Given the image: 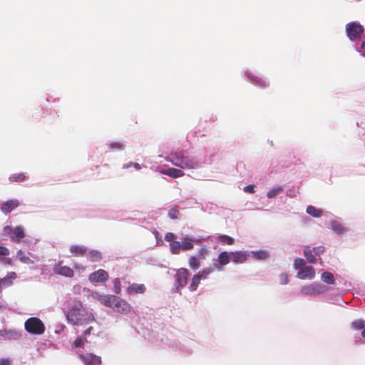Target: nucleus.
I'll return each mask as SVG.
<instances>
[{
  "label": "nucleus",
  "instance_id": "11",
  "mask_svg": "<svg viewBox=\"0 0 365 365\" xmlns=\"http://www.w3.org/2000/svg\"><path fill=\"white\" fill-rule=\"evenodd\" d=\"M88 278L91 282H105L108 279V274L103 269H98L91 273Z\"/></svg>",
  "mask_w": 365,
  "mask_h": 365
},
{
  "label": "nucleus",
  "instance_id": "37",
  "mask_svg": "<svg viewBox=\"0 0 365 365\" xmlns=\"http://www.w3.org/2000/svg\"><path fill=\"white\" fill-rule=\"evenodd\" d=\"M110 150H120L123 149V145L119 142H113L108 144Z\"/></svg>",
  "mask_w": 365,
  "mask_h": 365
},
{
  "label": "nucleus",
  "instance_id": "38",
  "mask_svg": "<svg viewBox=\"0 0 365 365\" xmlns=\"http://www.w3.org/2000/svg\"><path fill=\"white\" fill-rule=\"evenodd\" d=\"M214 271V269L212 267H208L202 269L200 272L197 274V275L201 276V279H206L207 276Z\"/></svg>",
  "mask_w": 365,
  "mask_h": 365
},
{
  "label": "nucleus",
  "instance_id": "31",
  "mask_svg": "<svg viewBox=\"0 0 365 365\" xmlns=\"http://www.w3.org/2000/svg\"><path fill=\"white\" fill-rule=\"evenodd\" d=\"M170 252L173 255L180 254L181 249V244L178 241L172 242L170 243Z\"/></svg>",
  "mask_w": 365,
  "mask_h": 365
},
{
  "label": "nucleus",
  "instance_id": "20",
  "mask_svg": "<svg viewBox=\"0 0 365 365\" xmlns=\"http://www.w3.org/2000/svg\"><path fill=\"white\" fill-rule=\"evenodd\" d=\"M69 250L74 256H83L87 252L86 247L80 245H72Z\"/></svg>",
  "mask_w": 365,
  "mask_h": 365
},
{
  "label": "nucleus",
  "instance_id": "9",
  "mask_svg": "<svg viewBox=\"0 0 365 365\" xmlns=\"http://www.w3.org/2000/svg\"><path fill=\"white\" fill-rule=\"evenodd\" d=\"M189 275L190 273L185 268H180L177 270L175 277L178 289L185 287Z\"/></svg>",
  "mask_w": 365,
  "mask_h": 365
},
{
  "label": "nucleus",
  "instance_id": "33",
  "mask_svg": "<svg viewBox=\"0 0 365 365\" xmlns=\"http://www.w3.org/2000/svg\"><path fill=\"white\" fill-rule=\"evenodd\" d=\"M188 263L190 267L193 269H197L200 266L199 258L195 256H192L189 258Z\"/></svg>",
  "mask_w": 365,
  "mask_h": 365
},
{
  "label": "nucleus",
  "instance_id": "22",
  "mask_svg": "<svg viewBox=\"0 0 365 365\" xmlns=\"http://www.w3.org/2000/svg\"><path fill=\"white\" fill-rule=\"evenodd\" d=\"M27 178L28 176L26 175V173H20L11 175L9 180L11 182H21L25 181Z\"/></svg>",
  "mask_w": 365,
  "mask_h": 365
},
{
  "label": "nucleus",
  "instance_id": "6",
  "mask_svg": "<svg viewBox=\"0 0 365 365\" xmlns=\"http://www.w3.org/2000/svg\"><path fill=\"white\" fill-rule=\"evenodd\" d=\"M327 290V288L324 285L322 284H311L307 286L303 287L301 289V292L304 295H315L318 294H322Z\"/></svg>",
  "mask_w": 365,
  "mask_h": 365
},
{
  "label": "nucleus",
  "instance_id": "12",
  "mask_svg": "<svg viewBox=\"0 0 365 365\" xmlns=\"http://www.w3.org/2000/svg\"><path fill=\"white\" fill-rule=\"evenodd\" d=\"M315 270L311 266H307L301 269H299L297 272V277L300 279H312L315 277Z\"/></svg>",
  "mask_w": 365,
  "mask_h": 365
},
{
  "label": "nucleus",
  "instance_id": "30",
  "mask_svg": "<svg viewBox=\"0 0 365 365\" xmlns=\"http://www.w3.org/2000/svg\"><path fill=\"white\" fill-rule=\"evenodd\" d=\"M193 247L192 240L188 237L185 238L181 243V249L183 251L190 250Z\"/></svg>",
  "mask_w": 365,
  "mask_h": 365
},
{
  "label": "nucleus",
  "instance_id": "23",
  "mask_svg": "<svg viewBox=\"0 0 365 365\" xmlns=\"http://www.w3.org/2000/svg\"><path fill=\"white\" fill-rule=\"evenodd\" d=\"M16 257L24 264H34V262L30 259L29 256L26 255L25 252L22 251L21 250H19L16 253Z\"/></svg>",
  "mask_w": 365,
  "mask_h": 365
},
{
  "label": "nucleus",
  "instance_id": "1",
  "mask_svg": "<svg viewBox=\"0 0 365 365\" xmlns=\"http://www.w3.org/2000/svg\"><path fill=\"white\" fill-rule=\"evenodd\" d=\"M66 318L73 325H83L94 320L93 317L88 315L81 302L73 303L66 314Z\"/></svg>",
  "mask_w": 365,
  "mask_h": 365
},
{
  "label": "nucleus",
  "instance_id": "32",
  "mask_svg": "<svg viewBox=\"0 0 365 365\" xmlns=\"http://www.w3.org/2000/svg\"><path fill=\"white\" fill-rule=\"evenodd\" d=\"M217 240L219 242L228 245H232L234 243V239L226 235H219Z\"/></svg>",
  "mask_w": 365,
  "mask_h": 365
},
{
  "label": "nucleus",
  "instance_id": "17",
  "mask_svg": "<svg viewBox=\"0 0 365 365\" xmlns=\"http://www.w3.org/2000/svg\"><path fill=\"white\" fill-rule=\"evenodd\" d=\"M93 330V327H88L83 333V334L79 337H78L74 341L75 347H83L85 343H88L91 341L87 339V335L91 333Z\"/></svg>",
  "mask_w": 365,
  "mask_h": 365
},
{
  "label": "nucleus",
  "instance_id": "49",
  "mask_svg": "<svg viewBox=\"0 0 365 365\" xmlns=\"http://www.w3.org/2000/svg\"><path fill=\"white\" fill-rule=\"evenodd\" d=\"M9 364H10V361L9 359H0V365H9Z\"/></svg>",
  "mask_w": 365,
  "mask_h": 365
},
{
  "label": "nucleus",
  "instance_id": "41",
  "mask_svg": "<svg viewBox=\"0 0 365 365\" xmlns=\"http://www.w3.org/2000/svg\"><path fill=\"white\" fill-rule=\"evenodd\" d=\"M178 215H179V211H178V210H177L175 208H172L168 211V216L170 217V218H171L173 220L177 219L178 217Z\"/></svg>",
  "mask_w": 365,
  "mask_h": 365
},
{
  "label": "nucleus",
  "instance_id": "7",
  "mask_svg": "<svg viewBox=\"0 0 365 365\" xmlns=\"http://www.w3.org/2000/svg\"><path fill=\"white\" fill-rule=\"evenodd\" d=\"M346 31L348 37L354 41L361 38L364 33V28L361 24H347Z\"/></svg>",
  "mask_w": 365,
  "mask_h": 365
},
{
  "label": "nucleus",
  "instance_id": "10",
  "mask_svg": "<svg viewBox=\"0 0 365 365\" xmlns=\"http://www.w3.org/2000/svg\"><path fill=\"white\" fill-rule=\"evenodd\" d=\"M81 359L85 365H101L102 361L99 356L91 353L79 354Z\"/></svg>",
  "mask_w": 365,
  "mask_h": 365
},
{
  "label": "nucleus",
  "instance_id": "43",
  "mask_svg": "<svg viewBox=\"0 0 365 365\" xmlns=\"http://www.w3.org/2000/svg\"><path fill=\"white\" fill-rule=\"evenodd\" d=\"M305 260L302 259V258H297L295 260H294V267L295 269H299L301 268L302 267L304 266L305 264Z\"/></svg>",
  "mask_w": 365,
  "mask_h": 365
},
{
  "label": "nucleus",
  "instance_id": "44",
  "mask_svg": "<svg viewBox=\"0 0 365 365\" xmlns=\"http://www.w3.org/2000/svg\"><path fill=\"white\" fill-rule=\"evenodd\" d=\"M175 235L173 232H168L165 235V240L169 242H175Z\"/></svg>",
  "mask_w": 365,
  "mask_h": 365
},
{
  "label": "nucleus",
  "instance_id": "46",
  "mask_svg": "<svg viewBox=\"0 0 365 365\" xmlns=\"http://www.w3.org/2000/svg\"><path fill=\"white\" fill-rule=\"evenodd\" d=\"M9 255V250L7 247L4 246H0V255L1 256H8Z\"/></svg>",
  "mask_w": 365,
  "mask_h": 365
},
{
  "label": "nucleus",
  "instance_id": "52",
  "mask_svg": "<svg viewBox=\"0 0 365 365\" xmlns=\"http://www.w3.org/2000/svg\"><path fill=\"white\" fill-rule=\"evenodd\" d=\"M204 252H206V249H205V248H202V249L200 250V254H202Z\"/></svg>",
  "mask_w": 365,
  "mask_h": 365
},
{
  "label": "nucleus",
  "instance_id": "15",
  "mask_svg": "<svg viewBox=\"0 0 365 365\" xmlns=\"http://www.w3.org/2000/svg\"><path fill=\"white\" fill-rule=\"evenodd\" d=\"M17 275L16 272H11L8 273V274L0 279V289L6 288L10 287L13 284V280L16 279Z\"/></svg>",
  "mask_w": 365,
  "mask_h": 365
},
{
  "label": "nucleus",
  "instance_id": "40",
  "mask_svg": "<svg viewBox=\"0 0 365 365\" xmlns=\"http://www.w3.org/2000/svg\"><path fill=\"white\" fill-rule=\"evenodd\" d=\"M254 257L257 259H264L267 257V252L266 251H257L253 253Z\"/></svg>",
  "mask_w": 365,
  "mask_h": 365
},
{
  "label": "nucleus",
  "instance_id": "8",
  "mask_svg": "<svg viewBox=\"0 0 365 365\" xmlns=\"http://www.w3.org/2000/svg\"><path fill=\"white\" fill-rule=\"evenodd\" d=\"M53 272L55 274L61 275L66 277L71 278L74 276L73 270L66 265H63V261L60 260L53 266Z\"/></svg>",
  "mask_w": 365,
  "mask_h": 365
},
{
  "label": "nucleus",
  "instance_id": "48",
  "mask_svg": "<svg viewBox=\"0 0 365 365\" xmlns=\"http://www.w3.org/2000/svg\"><path fill=\"white\" fill-rule=\"evenodd\" d=\"M244 190L246 192L253 193L255 192L254 186L253 185L246 186V187H245Z\"/></svg>",
  "mask_w": 365,
  "mask_h": 365
},
{
  "label": "nucleus",
  "instance_id": "18",
  "mask_svg": "<svg viewBox=\"0 0 365 365\" xmlns=\"http://www.w3.org/2000/svg\"><path fill=\"white\" fill-rule=\"evenodd\" d=\"M146 288L143 284L133 283L126 288V292L128 294H143Z\"/></svg>",
  "mask_w": 365,
  "mask_h": 365
},
{
  "label": "nucleus",
  "instance_id": "36",
  "mask_svg": "<svg viewBox=\"0 0 365 365\" xmlns=\"http://www.w3.org/2000/svg\"><path fill=\"white\" fill-rule=\"evenodd\" d=\"M254 81L257 86H259L261 88H266L269 85L268 81L265 78L261 77H256L254 79Z\"/></svg>",
  "mask_w": 365,
  "mask_h": 365
},
{
  "label": "nucleus",
  "instance_id": "25",
  "mask_svg": "<svg viewBox=\"0 0 365 365\" xmlns=\"http://www.w3.org/2000/svg\"><path fill=\"white\" fill-rule=\"evenodd\" d=\"M322 280L326 283V284H334V275L332 273L329 272H324L322 274Z\"/></svg>",
  "mask_w": 365,
  "mask_h": 365
},
{
  "label": "nucleus",
  "instance_id": "54",
  "mask_svg": "<svg viewBox=\"0 0 365 365\" xmlns=\"http://www.w3.org/2000/svg\"><path fill=\"white\" fill-rule=\"evenodd\" d=\"M364 56H365V52L362 54Z\"/></svg>",
  "mask_w": 365,
  "mask_h": 365
},
{
  "label": "nucleus",
  "instance_id": "47",
  "mask_svg": "<svg viewBox=\"0 0 365 365\" xmlns=\"http://www.w3.org/2000/svg\"><path fill=\"white\" fill-rule=\"evenodd\" d=\"M130 166H133L137 170H140L141 168L140 165L137 163H130V164H128L127 165H124V168H128Z\"/></svg>",
  "mask_w": 365,
  "mask_h": 365
},
{
  "label": "nucleus",
  "instance_id": "50",
  "mask_svg": "<svg viewBox=\"0 0 365 365\" xmlns=\"http://www.w3.org/2000/svg\"><path fill=\"white\" fill-rule=\"evenodd\" d=\"M73 267H74V269H79V270H80V269H83V270H84V269H85V267H84L83 265H81V264H77V263H75V264H74Z\"/></svg>",
  "mask_w": 365,
  "mask_h": 365
},
{
  "label": "nucleus",
  "instance_id": "19",
  "mask_svg": "<svg viewBox=\"0 0 365 365\" xmlns=\"http://www.w3.org/2000/svg\"><path fill=\"white\" fill-rule=\"evenodd\" d=\"M161 173L168 175L169 177L173 178L182 177L185 175L184 172L182 170L173 168L162 170Z\"/></svg>",
  "mask_w": 365,
  "mask_h": 365
},
{
  "label": "nucleus",
  "instance_id": "4",
  "mask_svg": "<svg viewBox=\"0 0 365 365\" xmlns=\"http://www.w3.org/2000/svg\"><path fill=\"white\" fill-rule=\"evenodd\" d=\"M4 232L9 235L11 240L14 242H19L25 237L24 228L21 226L13 228L6 225L4 227Z\"/></svg>",
  "mask_w": 365,
  "mask_h": 365
},
{
  "label": "nucleus",
  "instance_id": "27",
  "mask_svg": "<svg viewBox=\"0 0 365 365\" xmlns=\"http://www.w3.org/2000/svg\"><path fill=\"white\" fill-rule=\"evenodd\" d=\"M201 280V276L197 275V274H195L192 278L191 283L189 286V289L192 292L195 291L200 282Z\"/></svg>",
  "mask_w": 365,
  "mask_h": 365
},
{
  "label": "nucleus",
  "instance_id": "5",
  "mask_svg": "<svg viewBox=\"0 0 365 365\" xmlns=\"http://www.w3.org/2000/svg\"><path fill=\"white\" fill-rule=\"evenodd\" d=\"M111 309L115 312L126 314L131 310V306L124 299L115 297Z\"/></svg>",
  "mask_w": 365,
  "mask_h": 365
},
{
  "label": "nucleus",
  "instance_id": "35",
  "mask_svg": "<svg viewBox=\"0 0 365 365\" xmlns=\"http://www.w3.org/2000/svg\"><path fill=\"white\" fill-rule=\"evenodd\" d=\"M351 326L354 329H364L365 327V322L363 319H357L351 323Z\"/></svg>",
  "mask_w": 365,
  "mask_h": 365
},
{
  "label": "nucleus",
  "instance_id": "45",
  "mask_svg": "<svg viewBox=\"0 0 365 365\" xmlns=\"http://www.w3.org/2000/svg\"><path fill=\"white\" fill-rule=\"evenodd\" d=\"M280 283L282 284H287L289 282V278L287 273H282L279 275Z\"/></svg>",
  "mask_w": 365,
  "mask_h": 365
},
{
  "label": "nucleus",
  "instance_id": "42",
  "mask_svg": "<svg viewBox=\"0 0 365 365\" xmlns=\"http://www.w3.org/2000/svg\"><path fill=\"white\" fill-rule=\"evenodd\" d=\"M312 250H313V252L315 255V256H320L321 255H322L324 252L325 248L324 246H318V247H314Z\"/></svg>",
  "mask_w": 365,
  "mask_h": 365
},
{
  "label": "nucleus",
  "instance_id": "53",
  "mask_svg": "<svg viewBox=\"0 0 365 365\" xmlns=\"http://www.w3.org/2000/svg\"><path fill=\"white\" fill-rule=\"evenodd\" d=\"M361 335H362L363 337L365 338V329L364 328V329H363V331L361 332Z\"/></svg>",
  "mask_w": 365,
  "mask_h": 365
},
{
  "label": "nucleus",
  "instance_id": "26",
  "mask_svg": "<svg viewBox=\"0 0 365 365\" xmlns=\"http://www.w3.org/2000/svg\"><path fill=\"white\" fill-rule=\"evenodd\" d=\"M87 257L91 262H98L102 259V255L98 251L91 250L88 253Z\"/></svg>",
  "mask_w": 365,
  "mask_h": 365
},
{
  "label": "nucleus",
  "instance_id": "28",
  "mask_svg": "<svg viewBox=\"0 0 365 365\" xmlns=\"http://www.w3.org/2000/svg\"><path fill=\"white\" fill-rule=\"evenodd\" d=\"M230 255L227 252H222L218 256V262L221 265H225L230 262Z\"/></svg>",
  "mask_w": 365,
  "mask_h": 365
},
{
  "label": "nucleus",
  "instance_id": "24",
  "mask_svg": "<svg viewBox=\"0 0 365 365\" xmlns=\"http://www.w3.org/2000/svg\"><path fill=\"white\" fill-rule=\"evenodd\" d=\"M306 212L309 215L314 217H319L322 215V210L320 209H317L312 205H309L307 207Z\"/></svg>",
  "mask_w": 365,
  "mask_h": 365
},
{
  "label": "nucleus",
  "instance_id": "51",
  "mask_svg": "<svg viewBox=\"0 0 365 365\" xmlns=\"http://www.w3.org/2000/svg\"><path fill=\"white\" fill-rule=\"evenodd\" d=\"M361 49L362 51H365V41L361 43Z\"/></svg>",
  "mask_w": 365,
  "mask_h": 365
},
{
  "label": "nucleus",
  "instance_id": "14",
  "mask_svg": "<svg viewBox=\"0 0 365 365\" xmlns=\"http://www.w3.org/2000/svg\"><path fill=\"white\" fill-rule=\"evenodd\" d=\"M231 260L235 263H242L247 259L248 255L242 251L232 252L230 253Z\"/></svg>",
  "mask_w": 365,
  "mask_h": 365
},
{
  "label": "nucleus",
  "instance_id": "2",
  "mask_svg": "<svg viewBox=\"0 0 365 365\" xmlns=\"http://www.w3.org/2000/svg\"><path fill=\"white\" fill-rule=\"evenodd\" d=\"M168 160L175 166L181 169H194L197 166V163L193 158L185 155L183 153H171L168 156Z\"/></svg>",
  "mask_w": 365,
  "mask_h": 365
},
{
  "label": "nucleus",
  "instance_id": "29",
  "mask_svg": "<svg viewBox=\"0 0 365 365\" xmlns=\"http://www.w3.org/2000/svg\"><path fill=\"white\" fill-rule=\"evenodd\" d=\"M283 192V187L280 185H277L274 188L269 190L267 193V197L268 198H273L277 196L280 192Z\"/></svg>",
  "mask_w": 365,
  "mask_h": 365
},
{
  "label": "nucleus",
  "instance_id": "3",
  "mask_svg": "<svg viewBox=\"0 0 365 365\" xmlns=\"http://www.w3.org/2000/svg\"><path fill=\"white\" fill-rule=\"evenodd\" d=\"M25 330L34 335H40L45 331V325L43 322L37 317H30L24 323Z\"/></svg>",
  "mask_w": 365,
  "mask_h": 365
},
{
  "label": "nucleus",
  "instance_id": "16",
  "mask_svg": "<svg viewBox=\"0 0 365 365\" xmlns=\"http://www.w3.org/2000/svg\"><path fill=\"white\" fill-rule=\"evenodd\" d=\"M114 295H102L100 294H96V299H97L102 304L111 308L113 300H115Z\"/></svg>",
  "mask_w": 365,
  "mask_h": 365
},
{
  "label": "nucleus",
  "instance_id": "39",
  "mask_svg": "<svg viewBox=\"0 0 365 365\" xmlns=\"http://www.w3.org/2000/svg\"><path fill=\"white\" fill-rule=\"evenodd\" d=\"M114 292L115 294H120L121 291V282L119 278L113 280Z\"/></svg>",
  "mask_w": 365,
  "mask_h": 365
},
{
  "label": "nucleus",
  "instance_id": "34",
  "mask_svg": "<svg viewBox=\"0 0 365 365\" xmlns=\"http://www.w3.org/2000/svg\"><path fill=\"white\" fill-rule=\"evenodd\" d=\"M331 228L333 230H334L336 232L339 234H341L344 232V228L343 226L336 221H332L331 222Z\"/></svg>",
  "mask_w": 365,
  "mask_h": 365
},
{
  "label": "nucleus",
  "instance_id": "13",
  "mask_svg": "<svg viewBox=\"0 0 365 365\" xmlns=\"http://www.w3.org/2000/svg\"><path fill=\"white\" fill-rule=\"evenodd\" d=\"M20 205L19 201L16 199L9 200L4 202L1 206V210L6 213H10Z\"/></svg>",
  "mask_w": 365,
  "mask_h": 365
},
{
  "label": "nucleus",
  "instance_id": "21",
  "mask_svg": "<svg viewBox=\"0 0 365 365\" xmlns=\"http://www.w3.org/2000/svg\"><path fill=\"white\" fill-rule=\"evenodd\" d=\"M313 250L309 246H306L304 250V255L309 263L314 264L317 262V258Z\"/></svg>",
  "mask_w": 365,
  "mask_h": 365
}]
</instances>
